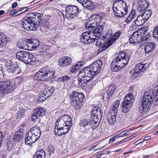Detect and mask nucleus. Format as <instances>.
<instances>
[{
	"mask_svg": "<svg viewBox=\"0 0 158 158\" xmlns=\"http://www.w3.org/2000/svg\"><path fill=\"white\" fill-rule=\"evenodd\" d=\"M43 14L38 13H30L22 19L21 23L25 30L35 31L38 25L36 20H41Z\"/></svg>",
	"mask_w": 158,
	"mask_h": 158,
	"instance_id": "1",
	"label": "nucleus"
},
{
	"mask_svg": "<svg viewBox=\"0 0 158 158\" xmlns=\"http://www.w3.org/2000/svg\"><path fill=\"white\" fill-rule=\"evenodd\" d=\"M103 27L100 25L93 31H86L83 33L80 38L81 43L88 44L94 42L98 38L103 31Z\"/></svg>",
	"mask_w": 158,
	"mask_h": 158,
	"instance_id": "2",
	"label": "nucleus"
},
{
	"mask_svg": "<svg viewBox=\"0 0 158 158\" xmlns=\"http://www.w3.org/2000/svg\"><path fill=\"white\" fill-rule=\"evenodd\" d=\"M130 58L128 54L123 51H120L118 54L116 55L112 62V70L114 72L119 70L127 64Z\"/></svg>",
	"mask_w": 158,
	"mask_h": 158,
	"instance_id": "3",
	"label": "nucleus"
},
{
	"mask_svg": "<svg viewBox=\"0 0 158 158\" xmlns=\"http://www.w3.org/2000/svg\"><path fill=\"white\" fill-rule=\"evenodd\" d=\"M113 10L115 15L121 18L128 12V7L126 2L123 0H116L113 4Z\"/></svg>",
	"mask_w": 158,
	"mask_h": 158,
	"instance_id": "4",
	"label": "nucleus"
},
{
	"mask_svg": "<svg viewBox=\"0 0 158 158\" xmlns=\"http://www.w3.org/2000/svg\"><path fill=\"white\" fill-rule=\"evenodd\" d=\"M91 69L86 67L81 70L79 73V76L81 77L78 79L79 84L81 85L83 84H86L91 81L96 75Z\"/></svg>",
	"mask_w": 158,
	"mask_h": 158,
	"instance_id": "5",
	"label": "nucleus"
},
{
	"mask_svg": "<svg viewBox=\"0 0 158 158\" xmlns=\"http://www.w3.org/2000/svg\"><path fill=\"white\" fill-rule=\"evenodd\" d=\"M55 73L50 71L48 68L44 67L40 69L36 73L34 79L37 81H45L48 78H53Z\"/></svg>",
	"mask_w": 158,
	"mask_h": 158,
	"instance_id": "6",
	"label": "nucleus"
},
{
	"mask_svg": "<svg viewBox=\"0 0 158 158\" xmlns=\"http://www.w3.org/2000/svg\"><path fill=\"white\" fill-rule=\"evenodd\" d=\"M70 98L73 101V105L76 109H79L81 107L85 98L83 94L74 91L70 94Z\"/></svg>",
	"mask_w": 158,
	"mask_h": 158,
	"instance_id": "7",
	"label": "nucleus"
},
{
	"mask_svg": "<svg viewBox=\"0 0 158 158\" xmlns=\"http://www.w3.org/2000/svg\"><path fill=\"white\" fill-rule=\"evenodd\" d=\"M17 58L28 64L35 62V58L32 54L26 51H19L16 55Z\"/></svg>",
	"mask_w": 158,
	"mask_h": 158,
	"instance_id": "8",
	"label": "nucleus"
},
{
	"mask_svg": "<svg viewBox=\"0 0 158 158\" xmlns=\"http://www.w3.org/2000/svg\"><path fill=\"white\" fill-rule=\"evenodd\" d=\"M81 10L74 5H67L65 7L66 17L69 19H72L77 17Z\"/></svg>",
	"mask_w": 158,
	"mask_h": 158,
	"instance_id": "9",
	"label": "nucleus"
},
{
	"mask_svg": "<svg viewBox=\"0 0 158 158\" xmlns=\"http://www.w3.org/2000/svg\"><path fill=\"white\" fill-rule=\"evenodd\" d=\"M133 95L131 94H128L125 97L122 103V111L124 113H127L130 109L134 101Z\"/></svg>",
	"mask_w": 158,
	"mask_h": 158,
	"instance_id": "10",
	"label": "nucleus"
},
{
	"mask_svg": "<svg viewBox=\"0 0 158 158\" xmlns=\"http://www.w3.org/2000/svg\"><path fill=\"white\" fill-rule=\"evenodd\" d=\"M1 85V93L3 94H6L12 92L13 88L12 84L9 80L2 81H0Z\"/></svg>",
	"mask_w": 158,
	"mask_h": 158,
	"instance_id": "11",
	"label": "nucleus"
},
{
	"mask_svg": "<svg viewBox=\"0 0 158 158\" xmlns=\"http://www.w3.org/2000/svg\"><path fill=\"white\" fill-rule=\"evenodd\" d=\"M54 91V88L53 87H48L45 89L44 92L40 93L39 101L40 102L44 101L52 94Z\"/></svg>",
	"mask_w": 158,
	"mask_h": 158,
	"instance_id": "12",
	"label": "nucleus"
},
{
	"mask_svg": "<svg viewBox=\"0 0 158 158\" xmlns=\"http://www.w3.org/2000/svg\"><path fill=\"white\" fill-rule=\"evenodd\" d=\"M142 34H143V33H141L140 30H137L134 32L130 38V43L132 44L139 43L141 41Z\"/></svg>",
	"mask_w": 158,
	"mask_h": 158,
	"instance_id": "13",
	"label": "nucleus"
},
{
	"mask_svg": "<svg viewBox=\"0 0 158 158\" xmlns=\"http://www.w3.org/2000/svg\"><path fill=\"white\" fill-rule=\"evenodd\" d=\"M102 62L100 60H98L94 62L92 64L87 66L96 75L98 73L101 69Z\"/></svg>",
	"mask_w": 158,
	"mask_h": 158,
	"instance_id": "14",
	"label": "nucleus"
},
{
	"mask_svg": "<svg viewBox=\"0 0 158 158\" xmlns=\"http://www.w3.org/2000/svg\"><path fill=\"white\" fill-rule=\"evenodd\" d=\"M46 111L43 109L41 108H36L32 114L31 119L32 121L36 120L40 116H43L45 113Z\"/></svg>",
	"mask_w": 158,
	"mask_h": 158,
	"instance_id": "15",
	"label": "nucleus"
},
{
	"mask_svg": "<svg viewBox=\"0 0 158 158\" xmlns=\"http://www.w3.org/2000/svg\"><path fill=\"white\" fill-rule=\"evenodd\" d=\"M28 132L30 134V135L34 136L37 140L39 138L41 134L40 127L36 126L33 127Z\"/></svg>",
	"mask_w": 158,
	"mask_h": 158,
	"instance_id": "16",
	"label": "nucleus"
},
{
	"mask_svg": "<svg viewBox=\"0 0 158 158\" xmlns=\"http://www.w3.org/2000/svg\"><path fill=\"white\" fill-rule=\"evenodd\" d=\"M149 6L148 1L145 0H139L137 5L138 10L141 12L143 11Z\"/></svg>",
	"mask_w": 158,
	"mask_h": 158,
	"instance_id": "17",
	"label": "nucleus"
},
{
	"mask_svg": "<svg viewBox=\"0 0 158 158\" xmlns=\"http://www.w3.org/2000/svg\"><path fill=\"white\" fill-rule=\"evenodd\" d=\"M72 61V59L69 57L66 56L59 59L58 64L60 67H66L69 65Z\"/></svg>",
	"mask_w": 158,
	"mask_h": 158,
	"instance_id": "18",
	"label": "nucleus"
},
{
	"mask_svg": "<svg viewBox=\"0 0 158 158\" xmlns=\"http://www.w3.org/2000/svg\"><path fill=\"white\" fill-rule=\"evenodd\" d=\"M69 130L68 127H62L60 128L58 127L55 126L54 132L56 135L59 136L67 133Z\"/></svg>",
	"mask_w": 158,
	"mask_h": 158,
	"instance_id": "19",
	"label": "nucleus"
},
{
	"mask_svg": "<svg viewBox=\"0 0 158 158\" xmlns=\"http://www.w3.org/2000/svg\"><path fill=\"white\" fill-rule=\"evenodd\" d=\"M147 21L144 19L142 15H139L136 19L134 20L133 24L130 26V28H133L135 25L137 26H140L143 24Z\"/></svg>",
	"mask_w": 158,
	"mask_h": 158,
	"instance_id": "20",
	"label": "nucleus"
},
{
	"mask_svg": "<svg viewBox=\"0 0 158 158\" xmlns=\"http://www.w3.org/2000/svg\"><path fill=\"white\" fill-rule=\"evenodd\" d=\"M100 120L94 116H91L89 119V125L93 129H94L98 126Z\"/></svg>",
	"mask_w": 158,
	"mask_h": 158,
	"instance_id": "21",
	"label": "nucleus"
},
{
	"mask_svg": "<svg viewBox=\"0 0 158 158\" xmlns=\"http://www.w3.org/2000/svg\"><path fill=\"white\" fill-rule=\"evenodd\" d=\"M92 116L96 117L97 118L101 120L102 113L101 109L98 107H95L92 110Z\"/></svg>",
	"mask_w": 158,
	"mask_h": 158,
	"instance_id": "22",
	"label": "nucleus"
},
{
	"mask_svg": "<svg viewBox=\"0 0 158 158\" xmlns=\"http://www.w3.org/2000/svg\"><path fill=\"white\" fill-rule=\"evenodd\" d=\"M60 117L64 123H66L64 127L69 128V129H70L71 127V125L72 124L71 123L72 120L71 117L67 115H64Z\"/></svg>",
	"mask_w": 158,
	"mask_h": 158,
	"instance_id": "23",
	"label": "nucleus"
},
{
	"mask_svg": "<svg viewBox=\"0 0 158 158\" xmlns=\"http://www.w3.org/2000/svg\"><path fill=\"white\" fill-rule=\"evenodd\" d=\"M84 64V62L83 61H79L72 65L70 68V70L73 73L77 72L79 69L82 67Z\"/></svg>",
	"mask_w": 158,
	"mask_h": 158,
	"instance_id": "24",
	"label": "nucleus"
},
{
	"mask_svg": "<svg viewBox=\"0 0 158 158\" xmlns=\"http://www.w3.org/2000/svg\"><path fill=\"white\" fill-rule=\"evenodd\" d=\"M156 47V45L153 43L149 42L146 44L144 50L146 53H148L154 51Z\"/></svg>",
	"mask_w": 158,
	"mask_h": 158,
	"instance_id": "25",
	"label": "nucleus"
},
{
	"mask_svg": "<svg viewBox=\"0 0 158 158\" xmlns=\"http://www.w3.org/2000/svg\"><path fill=\"white\" fill-rule=\"evenodd\" d=\"M37 140L34 136L30 135V134L27 132L26 135L25 139V142L26 144L30 145Z\"/></svg>",
	"mask_w": 158,
	"mask_h": 158,
	"instance_id": "26",
	"label": "nucleus"
},
{
	"mask_svg": "<svg viewBox=\"0 0 158 158\" xmlns=\"http://www.w3.org/2000/svg\"><path fill=\"white\" fill-rule=\"evenodd\" d=\"M23 130L20 129L16 132L14 137V139L16 141H20L23 136Z\"/></svg>",
	"mask_w": 158,
	"mask_h": 158,
	"instance_id": "27",
	"label": "nucleus"
},
{
	"mask_svg": "<svg viewBox=\"0 0 158 158\" xmlns=\"http://www.w3.org/2000/svg\"><path fill=\"white\" fill-rule=\"evenodd\" d=\"M101 16L100 15L94 14L92 15L89 18L91 22H94V25H96L101 21Z\"/></svg>",
	"mask_w": 158,
	"mask_h": 158,
	"instance_id": "28",
	"label": "nucleus"
},
{
	"mask_svg": "<svg viewBox=\"0 0 158 158\" xmlns=\"http://www.w3.org/2000/svg\"><path fill=\"white\" fill-rule=\"evenodd\" d=\"M117 114L110 113L107 114V119L109 124H112L114 123L116 120Z\"/></svg>",
	"mask_w": 158,
	"mask_h": 158,
	"instance_id": "29",
	"label": "nucleus"
},
{
	"mask_svg": "<svg viewBox=\"0 0 158 158\" xmlns=\"http://www.w3.org/2000/svg\"><path fill=\"white\" fill-rule=\"evenodd\" d=\"M84 5V7L90 11L93 10L96 7V5L88 0H87L86 3Z\"/></svg>",
	"mask_w": 158,
	"mask_h": 158,
	"instance_id": "30",
	"label": "nucleus"
},
{
	"mask_svg": "<svg viewBox=\"0 0 158 158\" xmlns=\"http://www.w3.org/2000/svg\"><path fill=\"white\" fill-rule=\"evenodd\" d=\"M119 104V102L118 100L114 103L111 106V113L117 114Z\"/></svg>",
	"mask_w": 158,
	"mask_h": 158,
	"instance_id": "31",
	"label": "nucleus"
},
{
	"mask_svg": "<svg viewBox=\"0 0 158 158\" xmlns=\"http://www.w3.org/2000/svg\"><path fill=\"white\" fill-rule=\"evenodd\" d=\"M116 87L115 85H111L109 87L107 91V96L108 98L111 96L114 92Z\"/></svg>",
	"mask_w": 158,
	"mask_h": 158,
	"instance_id": "32",
	"label": "nucleus"
},
{
	"mask_svg": "<svg viewBox=\"0 0 158 158\" xmlns=\"http://www.w3.org/2000/svg\"><path fill=\"white\" fill-rule=\"evenodd\" d=\"M46 154L45 152L42 150L37 151L34 155L33 158H45Z\"/></svg>",
	"mask_w": 158,
	"mask_h": 158,
	"instance_id": "33",
	"label": "nucleus"
},
{
	"mask_svg": "<svg viewBox=\"0 0 158 158\" xmlns=\"http://www.w3.org/2000/svg\"><path fill=\"white\" fill-rule=\"evenodd\" d=\"M24 9H25L26 10H25V11H23L22 13H23L29 10V8L26 7H22L21 8L18 9H15L10 11V15L13 16L19 11H22Z\"/></svg>",
	"mask_w": 158,
	"mask_h": 158,
	"instance_id": "34",
	"label": "nucleus"
},
{
	"mask_svg": "<svg viewBox=\"0 0 158 158\" xmlns=\"http://www.w3.org/2000/svg\"><path fill=\"white\" fill-rule=\"evenodd\" d=\"M146 64H143L139 63L137 64L135 68V71H138L140 73V71H143L145 70L146 67H145Z\"/></svg>",
	"mask_w": 158,
	"mask_h": 158,
	"instance_id": "35",
	"label": "nucleus"
},
{
	"mask_svg": "<svg viewBox=\"0 0 158 158\" xmlns=\"http://www.w3.org/2000/svg\"><path fill=\"white\" fill-rule=\"evenodd\" d=\"M7 41V38L6 36L3 34L0 35V47L5 45Z\"/></svg>",
	"mask_w": 158,
	"mask_h": 158,
	"instance_id": "36",
	"label": "nucleus"
},
{
	"mask_svg": "<svg viewBox=\"0 0 158 158\" xmlns=\"http://www.w3.org/2000/svg\"><path fill=\"white\" fill-rule=\"evenodd\" d=\"M152 11L151 10H147L140 15L147 21L151 17L152 14Z\"/></svg>",
	"mask_w": 158,
	"mask_h": 158,
	"instance_id": "37",
	"label": "nucleus"
},
{
	"mask_svg": "<svg viewBox=\"0 0 158 158\" xmlns=\"http://www.w3.org/2000/svg\"><path fill=\"white\" fill-rule=\"evenodd\" d=\"M66 123H64L63 119L60 117L56 121L55 123V126L61 128L62 127H65L64 125Z\"/></svg>",
	"mask_w": 158,
	"mask_h": 158,
	"instance_id": "38",
	"label": "nucleus"
},
{
	"mask_svg": "<svg viewBox=\"0 0 158 158\" xmlns=\"http://www.w3.org/2000/svg\"><path fill=\"white\" fill-rule=\"evenodd\" d=\"M111 44L112 43H111L109 41L106 42V43H102V45L100 47V48L99 49V51L101 52L105 50L111 45Z\"/></svg>",
	"mask_w": 158,
	"mask_h": 158,
	"instance_id": "39",
	"label": "nucleus"
},
{
	"mask_svg": "<svg viewBox=\"0 0 158 158\" xmlns=\"http://www.w3.org/2000/svg\"><path fill=\"white\" fill-rule=\"evenodd\" d=\"M141 33H143V34H142V36L141 37V41L143 42L144 41H146L148 39H149L150 37V34L148 32L144 33V31L143 32H141Z\"/></svg>",
	"mask_w": 158,
	"mask_h": 158,
	"instance_id": "40",
	"label": "nucleus"
},
{
	"mask_svg": "<svg viewBox=\"0 0 158 158\" xmlns=\"http://www.w3.org/2000/svg\"><path fill=\"white\" fill-rule=\"evenodd\" d=\"M16 117L17 118H20L24 116L25 111L24 110L21 109L17 113Z\"/></svg>",
	"mask_w": 158,
	"mask_h": 158,
	"instance_id": "41",
	"label": "nucleus"
},
{
	"mask_svg": "<svg viewBox=\"0 0 158 158\" xmlns=\"http://www.w3.org/2000/svg\"><path fill=\"white\" fill-rule=\"evenodd\" d=\"M88 24L87 23L85 25V27L86 28H88L89 30L93 31V30L94 29V27H95V25H94V22Z\"/></svg>",
	"mask_w": 158,
	"mask_h": 158,
	"instance_id": "42",
	"label": "nucleus"
},
{
	"mask_svg": "<svg viewBox=\"0 0 158 158\" xmlns=\"http://www.w3.org/2000/svg\"><path fill=\"white\" fill-rule=\"evenodd\" d=\"M34 48H36L39 45L40 43L38 40L35 39L31 40Z\"/></svg>",
	"mask_w": 158,
	"mask_h": 158,
	"instance_id": "43",
	"label": "nucleus"
},
{
	"mask_svg": "<svg viewBox=\"0 0 158 158\" xmlns=\"http://www.w3.org/2000/svg\"><path fill=\"white\" fill-rule=\"evenodd\" d=\"M17 45L19 48L25 50L26 48L25 47V41L19 42Z\"/></svg>",
	"mask_w": 158,
	"mask_h": 158,
	"instance_id": "44",
	"label": "nucleus"
},
{
	"mask_svg": "<svg viewBox=\"0 0 158 158\" xmlns=\"http://www.w3.org/2000/svg\"><path fill=\"white\" fill-rule=\"evenodd\" d=\"M16 65L15 64H10L8 67V71L9 73H13V70H14L15 69H16Z\"/></svg>",
	"mask_w": 158,
	"mask_h": 158,
	"instance_id": "45",
	"label": "nucleus"
},
{
	"mask_svg": "<svg viewBox=\"0 0 158 158\" xmlns=\"http://www.w3.org/2000/svg\"><path fill=\"white\" fill-rule=\"evenodd\" d=\"M80 125L81 126L83 127L89 125V120H82L80 123Z\"/></svg>",
	"mask_w": 158,
	"mask_h": 158,
	"instance_id": "46",
	"label": "nucleus"
},
{
	"mask_svg": "<svg viewBox=\"0 0 158 158\" xmlns=\"http://www.w3.org/2000/svg\"><path fill=\"white\" fill-rule=\"evenodd\" d=\"M153 35L154 37L157 38L158 40V26L156 27L154 29Z\"/></svg>",
	"mask_w": 158,
	"mask_h": 158,
	"instance_id": "47",
	"label": "nucleus"
},
{
	"mask_svg": "<svg viewBox=\"0 0 158 158\" xmlns=\"http://www.w3.org/2000/svg\"><path fill=\"white\" fill-rule=\"evenodd\" d=\"M139 73L140 72L135 70V71L131 74V77L132 78L135 79L139 76Z\"/></svg>",
	"mask_w": 158,
	"mask_h": 158,
	"instance_id": "48",
	"label": "nucleus"
},
{
	"mask_svg": "<svg viewBox=\"0 0 158 158\" xmlns=\"http://www.w3.org/2000/svg\"><path fill=\"white\" fill-rule=\"evenodd\" d=\"M70 77L68 76H64L60 79V81L64 82H66L67 81L70 80Z\"/></svg>",
	"mask_w": 158,
	"mask_h": 158,
	"instance_id": "49",
	"label": "nucleus"
},
{
	"mask_svg": "<svg viewBox=\"0 0 158 158\" xmlns=\"http://www.w3.org/2000/svg\"><path fill=\"white\" fill-rule=\"evenodd\" d=\"M6 146L7 150L10 151L12 149L13 145L11 142H8L7 143Z\"/></svg>",
	"mask_w": 158,
	"mask_h": 158,
	"instance_id": "50",
	"label": "nucleus"
},
{
	"mask_svg": "<svg viewBox=\"0 0 158 158\" xmlns=\"http://www.w3.org/2000/svg\"><path fill=\"white\" fill-rule=\"evenodd\" d=\"M48 151L49 152V155L51 156V154H53L55 151V148L52 145H50L48 147Z\"/></svg>",
	"mask_w": 158,
	"mask_h": 158,
	"instance_id": "51",
	"label": "nucleus"
},
{
	"mask_svg": "<svg viewBox=\"0 0 158 158\" xmlns=\"http://www.w3.org/2000/svg\"><path fill=\"white\" fill-rule=\"evenodd\" d=\"M121 33L120 31H118L115 33L114 35V38H112L114 41H115L117 39H118L121 35Z\"/></svg>",
	"mask_w": 158,
	"mask_h": 158,
	"instance_id": "52",
	"label": "nucleus"
},
{
	"mask_svg": "<svg viewBox=\"0 0 158 158\" xmlns=\"http://www.w3.org/2000/svg\"><path fill=\"white\" fill-rule=\"evenodd\" d=\"M135 11L134 10H132L128 17L133 19L135 15Z\"/></svg>",
	"mask_w": 158,
	"mask_h": 158,
	"instance_id": "53",
	"label": "nucleus"
},
{
	"mask_svg": "<svg viewBox=\"0 0 158 158\" xmlns=\"http://www.w3.org/2000/svg\"><path fill=\"white\" fill-rule=\"evenodd\" d=\"M13 72L12 73L15 75H17L19 73L20 69H19L18 67H17V66H16V69H15L14 70H13Z\"/></svg>",
	"mask_w": 158,
	"mask_h": 158,
	"instance_id": "54",
	"label": "nucleus"
},
{
	"mask_svg": "<svg viewBox=\"0 0 158 158\" xmlns=\"http://www.w3.org/2000/svg\"><path fill=\"white\" fill-rule=\"evenodd\" d=\"M101 39H98L95 44L98 47H100L102 45V42H101Z\"/></svg>",
	"mask_w": 158,
	"mask_h": 158,
	"instance_id": "55",
	"label": "nucleus"
},
{
	"mask_svg": "<svg viewBox=\"0 0 158 158\" xmlns=\"http://www.w3.org/2000/svg\"><path fill=\"white\" fill-rule=\"evenodd\" d=\"M88 0H77V1L80 3L84 7V4H85Z\"/></svg>",
	"mask_w": 158,
	"mask_h": 158,
	"instance_id": "56",
	"label": "nucleus"
},
{
	"mask_svg": "<svg viewBox=\"0 0 158 158\" xmlns=\"http://www.w3.org/2000/svg\"><path fill=\"white\" fill-rule=\"evenodd\" d=\"M29 45H28V50H32L34 48L33 47V46H32V44L31 40L30 41L29 39Z\"/></svg>",
	"mask_w": 158,
	"mask_h": 158,
	"instance_id": "57",
	"label": "nucleus"
},
{
	"mask_svg": "<svg viewBox=\"0 0 158 158\" xmlns=\"http://www.w3.org/2000/svg\"><path fill=\"white\" fill-rule=\"evenodd\" d=\"M129 140V139H128L127 138H125L121 141H120L116 143V145H118L121 144L123 143L126 142Z\"/></svg>",
	"mask_w": 158,
	"mask_h": 158,
	"instance_id": "58",
	"label": "nucleus"
},
{
	"mask_svg": "<svg viewBox=\"0 0 158 158\" xmlns=\"http://www.w3.org/2000/svg\"><path fill=\"white\" fill-rule=\"evenodd\" d=\"M29 40H28L27 41H25V47L26 48L25 49L26 50H28V48L29 45Z\"/></svg>",
	"mask_w": 158,
	"mask_h": 158,
	"instance_id": "59",
	"label": "nucleus"
},
{
	"mask_svg": "<svg viewBox=\"0 0 158 158\" xmlns=\"http://www.w3.org/2000/svg\"><path fill=\"white\" fill-rule=\"evenodd\" d=\"M116 137L117 136H115L112 137L110 138L109 140V143H111L114 142Z\"/></svg>",
	"mask_w": 158,
	"mask_h": 158,
	"instance_id": "60",
	"label": "nucleus"
},
{
	"mask_svg": "<svg viewBox=\"0 0 158 158\" xmlns=\"http://www.w3.org/2000/svg\"><path fill=\"white\" fill-rule=\"evenodd\" d=\"M122 132L123 133V136H125L126 135H128L130 133L129 131H122Z\"/></svg>",
	"mask_w": 158,
	"mask_h": 158,
	"instance_id": "61",
	"label": "nucleus"
},
{
	"mask_svg": "<svg viewBox=\"0 0 158 158\" xmlns=\"http://www.w3.org/2000/svg\"><path fill=\"white\" fill-rule=\"evenodd\" d=\"M132 19H131L128 17H127V19L125 20V22L127 23H129Z\"/></svg>",
	"mask_w": 158,
	"mask_h": 158,
	"instance_id": "62",
	"label": "nucleus"
},
{
	"mask_svg": "<svg viewBox=\"0 0 158 158\" xmlns=\"http://www.w3.org/2000/svg\"><path fill=\"white\" fill-rule=\"evenodd\" d=\"M137 135L136 134H134L131 136L127 138V139H129V140L131 139L132 138H134Z\"/></svg>",
	"mask_w": 158,
	"mask_h": 158,
	"instance_id": "63",
	"label": "nucleus"
},
{
	"mask_svg": "<svg viewBox=\"0 0 158 158\" xmlns=\"http://www.w3.org/2000/svg\"><path fill=\"white\" fill-rule=\"evenodd\" d=\"M17 5V2L14 3L12 5V7L13 8H15L16 6Z\"/></svg>",
	"mask_w": 158,
	"mask_h": 158,
	"instance_id": "64",
	"label": "nucleus"
}]
</instances>
